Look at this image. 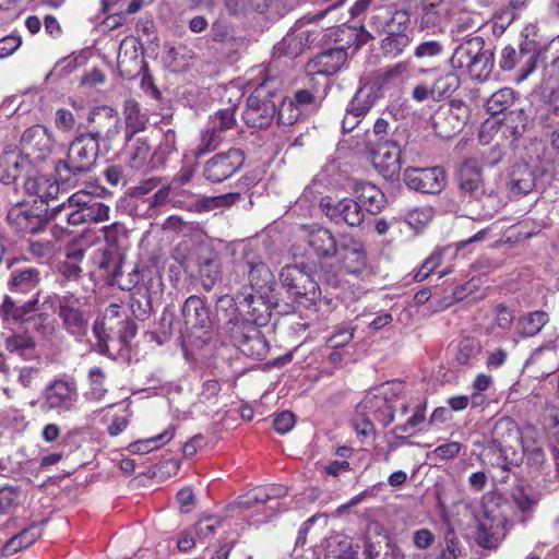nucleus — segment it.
Returning a JSON list of instances; mask_svg holds the SVG:
<instances>
[{
  "mask_svg": "<svg viewBox=\"0 0 559 559\" xmlns=\"http://www.w3.org/2000/svg\"><path fill=\"white\" fill-rule=\"evenodd\" d=\"M460 195L471 217L486 221L493 217L500 207L498 185L484 170L481 163L474 157L465 158L456 173Z\"/></svg>",
  "mask_w": 559,
  "mask_h": 559,
  "instance_id": "obj_1",
  "label": "nucleus"
},
{
  "mask_svg": "<svg viewBox=\"0 0 559 559\" xmlns=\"http://www.w3.org/2000/svg\"><path fill=\"white\" fill-rule=\"evenodd\" d=\"M217 320L224 334L243 355L255 359H264L269 353V344L259 326L240 318L235 299L228 295L221 296L216 304Z\"/></svg>",
  "mask_w": 559,
  "mask_h": 559,
  "instance_id": "obj_2",
  "label": "nucleus"
},
{
  "mask_svg": "<svg viewBox=\"0 0 559 559\" xmlns=\"http://www.w3.org/2000/svg\"><path fill=\"white\" fill-rule=\"evenodd\" d=\"M521 430L509 417L498 418L491 428V438L486 447V455L492 466L509 473L522 463Z\"/></svg>",
  "mask_w": 559,
  "mask_h": 559,
  "instance_id": "obj_3",
  "label": "nucleus"
},
{
  "mask_svg": "<svg viewBox=\"0 0 559 559\" xmlns=\"http://www.w3.org/2000/svg\"><path fill=\"white\" fill-rule=\"evenodd\" d=\"M100 146L92 134L82 133L71 142L67 159L59 160L56 171L61 183H71L95 166Z\"/></svg>",
  "mask_w": 559,
  "mask_h": 559,
  "instance_id": "obj_4",
  "label": "nucleus"
},
{
  "mask_svg": "<svg viewBox=\"0 0 559 559\" xmlns=\"http://www.w3.org/2000/svg\"><path fill=\"white\" fill-rule=\"evenodd\" d=\"M483 37H472L453 52L451 62L457 68H467L472 79L487 81L495 67L492 49H485Z\"/></svg>",
  "mask_w": 559,
  "mask_h": 559,
  "instance_id": "obj_5",
  "label": "nucleus"
},
{
  "mask_svg": "<svg viewBox=\"0 0 559 559\" xmlns=\"http://www.w3.org/2000/svg\"><path fill=\"white\" fill-rule=\"evenodd\" d=\"M43 306L57 312L62 322L63 329L76 338L86 335L88 329V317L82 309L83 304L72 293L64 295H49L45 298Z\"/></svg>",
  "mask_w": 559,
  "mask_h": 559,
  "instance_id": "obj_6",
  "label": "nucleus"
},
{
  "mask_svg": "<svg viewBox=\"0 0 559 559\" xmlns=\"http://www.w3.org/2000/svg\"><path fill=\"white\" fill-rule=\"evenodd\" d=\"M67 209L70 210L66 215L67 221L71 225L102 223L109 219V206L83 190L68 197L67 201L53 210L61 212Z\"/></svg>",
  "mask_w": 559,
  "mask_h": 559,
  "instance_id": "obj_7",
  "label": "nucleus"
},
{
  "mask_svg": "<svg viewBox=\"0 0 559 559\" xmlns=\"http://www.w3.org/2000/svg\"><path fill=\"white\" fill-rule=\"evenodd\" d=\"M282 287L295 299H306L314 305L320 299L321 289L312 273L307 269V263L302 266L287 264L280 272Z\"/></svg>",
  "mask_w": 559,
  "mask_h": 559,
  "instance_id": "obj_8",
  "label": "nucleus"
},
{
  "mask_svg": "<svg viewBox=\"0 0 559 559\" xmlns=\"http://www.w3.org/2000/svg\"><path fill=\"white\" fill-rule=\"evenodd\" d=\"M79 397L74 380L55 379L41 392V409L63 416L76 409Z\"/></svg>",
  "mask_w": 559,
  "mask_h": 559,
  "instance_id": "obj_9",
  "label": "nucleus"
},
{
  "mask_svg": "<svg viewBox=\"0 0 559 559\" xmlns=\"http://www.w3.org/2000/svg\"><path fill=\"white\" fill-rule=\"evenodd\" d=\"M275 93L266 90L265 84H260L247 98L242 119L248 127L265 129L271 126L277 115V106L274 102Z\"/></svg>",
  "mask_w": 559,
  "mask_h": 559,
  "instance_id": "obj_10",
  "label": "nucleus"
},
{
  "mask_svg": "<svg viewBox=\"0 0 559 559\" xmlns=\"http://www.w3.org/2000/svg\"><path fill=\"white\" fill-rule=\"evenodd\" d=\"M235 270L247 273L252 294H273L276 285L274 275L261 255L252 249L243 250L240 260L235 262Z\"/></svg>",
  "mask_w": 559,
  "mask_h": 559,
  "instance_id": "obj_11",
  "label": "nucleus"
},
{
  "mask_svg": "<svg viewBox=\"0 0 559 559\" xmlns=\"http://www.w3.org/2000/svg\"><path fill=\"white\" fill-rule=\"evenodd\" d=\"M347 60V51L344 46L324 50L310 59L305 72L310 82L321 83L323 87L329 84V78L336 74Z\"/></svg>",
  "mask_w": 559,
  "mask_h": 559,
  "instance_id": "obj_12",
  "label": "nucleus"
},
{
  "mask_svg": "<svg viewBox=\"0 0 559 559\" xmlns=\"http://www.w3.org/2000/svg\"><path fill=\"white\" fill-rule=\"evenodd\" d=\"M543 53L542 48L534 38L525 37L519 50L511 46L502 50L500 68L503 71H510L516 64H522V73L519 81H523L535 70L536 63Z\"/></svg>",
  "mask_w": 559,
  "mask_h": 559,
  "instance_id": "obj_13",
  "label": "nucleus"
},
{
  "mask_svg": "<svg viewBox=\"0 0 559 559\" xmlns=\"http://www.w3.org/2000/svg\"><path fill=\"white\" fill-rule=\"evenodd\" d=\"M245 152L229 148L212 156L203 165V177L212 183H219L234 176L243 165Z\"/></svg>",
  "mask_w": 559,
  "mask_h": 559,
  "instance_id": "obj_14",
  "label": "nucleus"
},
{
  "mask_svg": "<svg viewBox=\"0 0 559 559\" xmlns=\"http://www.w3.org/2000/svg\"><path fill=\"white\" fill-rule=\"evenodd\" d=\"M185 331L189 334H209L213 329V318L206 299L189 296L181 307Z\"/></svg>",
  "mask_w": 559,
  "mask_h": 559,
  "instance_id": "obj_15",
  "label": "nucleus"
},
{
  "mask_svg": "<svg viewBox=\"0 0 559 559\" xmlns=\"http://www.w3.org/2000/svg\"><path fill=\"white\" fill-rule=\"evenodd\" d=\"M403 180L405 185L421 193L436 194L445 187L447 176L441 167L415 168L408 167L404 170Z\"/></svg>",
  "mask_w": 559,
  "mask_h": 559,
  "instance_id": "obj_16",
  "label": "nucleus"
},
{
  "mask_svg": "<svg viewBox=\"0 0 559 559\" xmlns=\"http://www.w3.org/2000/svg\"><path fill=\"white\" fill-rule=\"evenodd\" d=\"M90 121L92 129L87 132L97 141L98 145L108 151L111 147V142L120 133V119L114 109L109 107H100L95 109Z\"/></svg>",
  "mask_w": 559,
  "mask_h": 559,
  "instance_id": "obj_17",
  "label": "nucleus"
},
{
  "mask_svg": "<svg viewBox=\"0 0 559 559\" xmlns=\"http://www.w3.org/2000/svg\"><path fill=\"white\" fill-rule=\"evenodd\" d=\"M334 234L323 226H311L306 237V254L308 261L331 260L338 253Z\"/></svg>",
  "mask_w": 559,
  "mask_h": 559,
  "instance_id": "obj_18",
  "label": "nucleus"
},
{
  "mask_svg": "<svg viewBox=\"0 0 559 559\" xmlns=\"http://www.w3.org/2000/svg\"><path fill=\"white\" fill-rule=\"evenodd\" d=\"M7 222L16 230L26 234H37L47 224L41 210L22 201L13 203L8 210Z\"/></svg>",
  "mask_w": 559,
  "mask_h": 559,
  "instance_id": "obj_19",
  "label": "nucleus"
},
{
  "mask_svg": "<svg viewBox=\"0 0 559 559\" xmlns=\"http://www.w3.org/2000/svg\"><path fill=\"white\" fill-rule=\"evenodd\" d=\"M321 207L325 215L336 224L359 227L365 219V212L357 200L344 198L335 203L329 197L321 199Z\"/></svg>",
  "mask_w": 559,
  "mask_h": 559,
  "instance_id": "obj_20",
  "label": "nucleus"
},
{
  "mask_svg": "<svg viewBox=\"0 0 559 559\" xmlns=\"http://www.w3.org/2000/svg\"><path fill=\"white\" fill-rule=\"evenodd\" d=\"M21 152L28 158L45 160L52 152L53 141L48 130L39 124L27 128L20 140Z\"/></svg>",
  "mask_w": 559,
  "mask_h": 559,
  "instance_id": "obj_21",
  "label": "nucleus"
},
{
  "mask_svg": "<svg viewBox=\"0 0 559 559\" xmlns=\"http://www.w3.org/2000/svg\"><path fill=\"white\" fill-rule=\"evenodd\" d=\"M243 301L240 302L247 318H240L255 326H264L270 322L272 309L277 305L273 294H245Z\"/></svg>",
  "mask_w": 559,
  "mask_h": 559,
  "instance_id": "obj_22",
  "label": "nucleus"
},
{
  "mask_svg": "<svg viewBox=\"0 0 559 559\" xmlns=\"http://www.w3.org/2000/svg\"><path fill=\"white\" fill-rule=\"evenodd\" d=\"M198 277L204 290L210 292L222 280L219 253L211 247H201L197 253Z\"/></svg>",
  "mask_w": 559,
  "mask_h": 559,
  "instance_id": "obj_23",
  "label": "nucleus"
},
{
  "mask_svg": "<svg viewBox=\"0 0 559 559\" xmlns=\"http://www.w3.org/2000/svg\"><path fill=\"white\" fill-rule=\"evenodd\" d=\"M374 168L389 180H394L401 171V150L393 141H384L372 151Z\"/></svg>",
  "mask_w": 559,
  "mask_h": 559,
  "instance_id": "obj_24",
  "label": "nucleus"
},
{
  "mask_svg": "<svg viewBox=\"0 0 559 559\" xmlns=\"http://www.w3.org/2000/svg\"><path fill=\"white\" fill-rule=\"evenodd\" d=\"M344 270L354 275L364 272L367 265V253L364 243L352 237L344 236L338 246L337 255Z\"/></svg>",
  "mask_w": 559,
  "mask_h": 559,
  "instance_id": "obj_25",
  "label": "nucleus"
},
{
  "mask_svg": "<svg viewBox=\"0 0 559 559\" xmlns=\"http://www.w3.org/2000/svg\"><path fill=\"white\" fill-rule=\"evenodd\" d=\"M539 171L526 163L512 166L508 175V188L513 197H524L539 188Z\"/></svg>",
  "mask_w": 559,
  "mask_h": 559,
  "instance_id": "obj_26",
  "label": "nucleus"
},
{
  "mask_svg": "<svg viewBox=\"0 0 559 559\" xmlns=\"http://www.w3.org/2000/svg\"><path fill=\"white\" fill-rule=\"evenodd\" d=\"M28 165V158L16 147L8 146L0 154V182L12 185Z\"/></svg>",
  "mask_w": 559,
  "mask_h": 559,
  "instance_id": "obj_27",
  "label": "nucleus"
},
{
  "mask_svg": "<svg viewBox=\"0 0 559 559\" xmlns=\"http://www.w3.org/2000/svg\"><path fill=\"white\" fill-rule=\"evenodd\" d=\"M431 122L436 134L441 139H452L465 126L464 119L451 107H440L431 116Z\"/></svg>",
  "mask_w": 559,
  "mask_h": 559,
  "instance_id": "obj_28",
  "label": "nucleus"
},
{
  "mask_svg": "<svg viewBox=\"0 0 559 559\" xmlns=\"http://www.w3.org/2000/svg\"><path fill=\"white\" fill-rule=\"evenodd\" d=\"M155 152H151V145L143 139H136L128 148L127 165L134 170L144 174L160 167L155 160Z\"/></svg>",
  "mask_w": 559,
  "mask_h": 559,
  "instance_id": "obj_29",
  "label": "nucleus"
},
{
  "mask_svg": "<svg viewBox=\"0 0 559 559\" xmlns=\"http://www.w3.org/2000/svg\"><path fill=\"white\" fill-rule=\"evenodd\" d=\"M58 180H51L45 175L35 174L26 177L24 190L28 195L37 197L41 202L48 203L58 198L60 186Z\"/></svg>",
  "mask_w": 559,
  "mask_h": 559,
  "instance_id": "obj_30",
  "label": "nucleus"
},
{
  "mask_svg": "<svg viewBox=\"0 0 559 559\" xmlns=\"http://www.w3.org/2000/svg\"><path fill=\"white\" fill-rule=\"evenodd\" d=\"M122 257L115 251L104 250L94 258L99 275L103 276L108 284L119 283L122 277Z\"/></svg>",
  "mask_w": 559,
  "mask_h": 559,
  "instance_id": "obj_31",
  "label": "nucleus"
},
{
  "mask_svg": "<svg viewBox=\"0 0 559 559\" xmlns=\"http://www.w3.org/2000/svg\"><path fill=\"white\" fill-rule=\"evenodd\" d=\"M354 190L357 201L370 214H378L386 203L384 193L370 182H358Z\"/></svg>",
  "mask_w": 559,
  "mask_h": 559,
  "instance_id": "obj_32",
  "label": "nucleus"
},
{
  "mask_svg": "<svg viewBox=\"0 0 559 559\" xmlns=\"http://www.w3.org/2000/svg\"><path fill=\"white\" fill-rule=\"evenodd\" d=\"M124 139L130 142L133 136L146 129L148 118L141 112L140 105L134 99H127L123 104Z\"/></svg>",
  "mask_w": 559,
  "mask_h": 559,
  "instance_id": "obj_33",
  "label": "nucleus"
},
{
  "mask_svg": "<svg viewBox=\"0 0 559 559\" xmlns=\"http://www.w3.org/2000/svg\"><path fill=\"white\" fill-rule=\"evenodd\" d=\"M307 269L325 286L337 288L341 285L340 267L331 260L308 261Z\"/></svg>",
  "mask_w": 559,
  "mask_h": 559,
  "instance_id": "obj_34",
  "label": "nucleus"
},
{
  "mask_svg": "<svg viewBox=\"0 0 559 559\" xmlns=\"http://www.w3.org/2000/svg\"><path fill=\"white\" fill-rule=\"evenodd\" d=\"M39 284V272L36 269L14 270L8 282L11 294H27Z\"/></svg>",
  "mask_w": 559,
  "mask_h": 559,
  "instance_id": "obj_35",
  "label": "nucleus"
},
{
  "mask_svg": "<svg viewBox=\"0 0 559 559\" xmlns=\"http://www.w3.org/2000/svg\"><path fill=\"white\" fill-rule=\"evenodd\" d=\"M130 309L132 316L140 320H146L153 312V296L145 285L138 286L130 297Z\"/></svg>",
  "mask_w": 559,
  "mask_h": 559,
  "instance_id": "obj_36",
  "label": "nucleus"
},
{
  "mask_svg": "<svg viewBox=\"0 0 559 559\" xmlns=\"http://www.w3.org/2000/svg\"><path fill=\"white\" fill-rule=\"evenodd\" d=\"M549 320V314L546 311H531L519 319V334L523 337H533L543 330Z\"/></svg>",
  "mask_w": 559,
  "mask_h": 559,
  "instance_id": "obj_37",
  "label": "nucleus"
},
{
  "mask_svg": "<svg viewBox=\"0 0 559 559\" xmlns=\"http://www.w3.org/2000/svg\"><path fill=\"white\" fill-rule=\"evenodd\" d=\"M320 86H322L321 83L311 82V87L298 90L289 100L295 102L299 109H318L325 94V87L321 91Z\"/></svg>",
  "mask_w": 559,
  "mask_h": 559,
  "instance_id": "obj_38",
  "label": "nucleus"
},
{
  "mask_svg": "<svg viewBox=\"0 0 559 559\" xmlns=\"http://www.w3.org/2000/svg\"><path fill=\"white\" fill-rule=\"evenodd\" d=\"M240 102V95L236 93V103L226 108L219 109L215 115L211 116L209 127L221 135L236 126L235 112Z\"/></svg>",
  "mask_w": 559,
  "mask_h": 559,
  "instance_id": "obj_39",
  "label": "nucleus"
},
{
  "mask_svg": "<svg viewBox=\"0 0 559 559\" xmlns=\"http://www.w3.org/2000/svg\"><path fill=\"white\" fill-rule=\"evenodd\" d=\"M511 499L516 509L521 512L523 518L521 521H526L530 518L539 501V495L526 490L523 486H516L511 491Z\"/></svg>",
  "mask_w": 559,
  "mask_h": 559,
  "instance_id": "obj_40",
  "label": "nucleus"
},
{
  "mask_svg": "<svg viewBox=\"0 0 559 559\" xmlns=\"http://www.w3.org/2000/svg\"><path fill=\"white\" fill-rule=\"evenodd\" d=\"M499 522L489 519L487 515L483 521H479L476 531V540L483 548H496L500 542Z\"/></svg>",
  "mask_w": 559,
  "mask_h": 559,
  "instance_id": "obj_41",
  "label": "nucleus"
},
{
  "mask_svg": "<svg viewBox=\"0 0 559 559\" xmlns=\"http://www.w3.org/2000/svg\"><path fill=\"white\" fill-rule=\"evenodd\" d=\"M174 436L175 427L171 426L155 437L132 442L129 445V451L133 454L150 453L151 451L158 449L160 445L169 442L174 438Z\"/></svg>",
  "mask_w": 559,
  "mask_h": 559,
  "instance_id": "obj_42",
  "label": "nucleus"
},
{
  "mask_svg": "<svg viewBox=\"0 0 559 559\" xmlns=\"http://www.w3.org/2000/svg\"><path fill=\"white\" fill-rule=\"evenodd\" d=\"M544 361L547 362L546 370L542 371L544 374H550L558 366L557 350L552 343L545 344L534 349L525 365H539Z\"/></svg>",
  "mask_w": 559,
  "mask_h": 559,
  "instance_id": "obj_43",
  "label": "nucleus"
},
{
  "mask_svg": "<svg viewBox=\"0 0 559 559\" xmlns=\"http://www.w3.org/2000/svg\"><path fill=\"white\" fill-rule=\"evenodd\" d=\"M461 79L453 72L449 71L439 75L432 83V92H435V102L452 96V94L460 87Z\"/></svg>",
  "mask_w": 559,
  "mask_h": 559,
  "instance_id": "obj_44",
  "label": "nucleus"
},
{
  "mask_svg": "<svg viewBox=\"0 0 559 559\" xmlns=\"http://www.w3.org/2000/svg\"><path fill=\"white\" fill-rule=\"evenodd\" d=\"M514 100L515 92L510 87H503L487 99L486 109L491 116H496L509 108Z\"/></svg>",
  "mask_w": 559,
  "mask_h": 559,
  "instance_id": "obj_45",
  "label": "nucleus"
},
{
  "mask_svg": "<svg viewBox=\"0 0 559 559\" xmlns=\"http://www.w3.org/2000/svg\"><path fill=\"white\" fill-rule=\"evenodd\" d=\"M377 96L372 91L359 88L347 106V111L356 117H365L373 107Z\"/></svg>",
  "mask_w": 559,
  "mask_h": 559,
  "instance_id": "obj_46",
  "label": "nucleus"
},
{
  "mask_svg": "<svg viewBox=\"0 0 559 559\" xmlns=\"http://www.w3.org/2000/svg\"><path fill=\"white\" fill-rule=\"evenodd\" d=\"M308 43V37H282V39L274 45V55L277 57L296 58L305 49Z\"/></svg>",
  "mask_w": 559,
  "mask_h": 559,
  "instance_id": "obj_47",
  "label": "nucleus"
},
{
  "mask_svg": "<svg viewBox=\"0 0 559 559\" xmlns=\"http://www.w3.org/2000/svg\"><path fill=\"white\" fill-rule=\"evenodd\" d=\"M534 121L542 128L543 134L559 128V109L555 110L540 104H536Z\"/></svg>",
  "mask_w": 559,
  "mask_h": 559,
  "instance_id": "obj_48",
  "label": "nucleus"
},
{
  "mask_svg": "<svg viewBox=\"0 0 559 559\" xmlns=\"http://www.w3.org/2000/svg\"><path fill=\"white\" fill-rule=\"evenodd\" d=\"M411 23L407 11L396 10L384 21L382 32L385 35H405Z\"/></svg>",
  "mask_w": 559,
  "mask_h": 559,
  "instance_id": "obj_49",
  "label": "nucleus"
},
{
  "mask_svg": "<svg viewBox=\"0 0 559 559\" xmlns=\"http://www.w3.org/2000/svg\"><path fill=\"white\" fill-rule=\"evenodd\" d=\"M105 372L99 367H93L88 371L90 390L86 397L92 401H100L108 390L105 388Z\"/></svg>",
  "mask_w": 559,
  "mask_h": 559,
  "instance_id": "obj_50",
  "label": "nucleus"
},
{
  "mask_svg": "<svg viewBox=\"0 0 559 559\" xmlns=\"http://www.w3.org/2000/svg\"><path fill=\"white\" fill-rule=\"evenodd\" d=\"M481 346L478 340L472 337L463 338L457 347L456 361L460 365H469L472 359L480 353Z\"/></svg>",
  "mask_w": 559,
  "mask_h": 559,
  "instance_id": "obj_51",
  "label": "nucleus"
},
{
  "mask_svg": "<svg viewBox=\"0 0 559 559\" xmlns=\"http://www.w3.org/2000/svg\"><path fill=\"white\" fill-rule=\"evenodd\" d=\"M176 151V132L173 129H168L164 132L163 140L154 151V160L156 163H159L160 167H164L168 156L175 153Z\"/></svg>",
  "mask_w": 559,
  "mask_h": 559,
  "instance_id": "obj_52",
  "label": "nucleus"
},
{
  "mask_svg": "<svg viewBox=\"0 0 559 559\" xmlns=\"http://www.w3.org/2000/svg\"><path fill=\"white\" fill-rule=\"evenodd\" d=\"M328 556L332 559H355V551L346 537L340 540L333 538L328 545Z\"/></svg>",
  "mask_w": 559,
  "mask_h": 559,
  "instance_id": "obj_53",
  "label": "nucleus"
},
{
  "mask_svg": "<svg viewBox=\"0 0 559 559\" xmlns=\"http://www.w3.org/2000/svg\"><path fill=\"white\" fill-rule=\"evenodd\" d=\"M224 141V135L213 131L209 126L202 132L201 141L195 150V155L199 157L206 153L215 151Z\"/></svg>",
  "mask_w": 559,
  "mask_h": 559,
  "instance_id": "obj_54",
  "label": "nucleus"
},
{
  "mask_svg": "<svg viewBox=\"0 0 559 559\" xmlns=\"http://www.w3.org/2000/svg\"><path fill=\"white\" fill-rule=\"evenodd\" d=\"M115 329L108 328L104 320H96L93 325V333L97 340L98 352L103 355L108 354V342L114 338Z\"/></svg>",
  "mask_w": 559,
  "mask_h": 559,
  "instance_id": "obj_55",
  "label": "nucleus"
},
{
  "mask_svg": "<svg viewBox=\"0 0 559 559\" xmlns=\"http://www.w3.org/2000/svg\"><path fill=\"white\" fill-rule=\"evenodd\" d=\"M138 326L133 320L127 316L116 322L114 335L118 338L121 345L128 346L131 340L136 335Z\"/></svg>",
  "mask_w": 559,
  "mask_h": 559,
  "instance_id": "obj_56",
  "label": "nucleus"
},
{
  "mask_svg": "<svg viewBox=\"0 0 559 559\" xmlns=\"http://www.w3.org/2000/svg\"><path fill=\"white\" fill-rule=\"evenodd\" d=\"M385 396L377 395L369 392L365 399L357 405L356 413L358 415H374L378 409L385 406L388 403Z\"/></svg>",
  "mask_w": 559,
  "mask_h": 559,
  "instance_id": "obj_57",
  "label": "nucleus"
},
{
  "mask_svg": "<svg viewBox=\"0 0 559 559\" xmlns=\"http://www.w3.org/2000/svg\"><path fill=\"white\" fill-rule=\"evenodd\" d=\"M472 290L471 282L456 286L455 288H451L450 295H444L442 298H439V305H437L438 310H444L456 301L463 300L472 293Z\"/></svg>",
  "mask_w": 559,
  "mask_h": 559,
  "instance_id": "obj_58",
  "label": "nucleus"
},
{
  "mask_svg": "<svg viewBox=\"0 0 559 559\" xmlns=\"http://www.w3.org/2000/svg\"><path fill=\"white\" fill-rule=\"evenodd\" d=\"M301 115L295 102L284 100L282 106L277 108V122L284 126H292L296 123Z\"/></svg>",
  "mask_w": 559,
  "mask_h": 559,
  "instance_id": "obj_59",
  "label": "nucleus"
},
{
  "mask_svg": "<svg viewBox=\"0 0 559 559\" xmlns=\"http://www.w3.org/2000/svg\"><path fill=\"white\" fill-rule=\"evenodd\" d=\"M78 67L76 58L73 56H68L62 59H60L52 70L47 74L46 81L50 79H61L70 73H72Z\"/></svg>",
  "mask_w": 559,
  "mask_h": 559,
  "instance_id": "obj_60",
  "label": "nucleus"
},
{
  "mask_svg": "<svg viewBox=\"0 0 559 559\" xmlns=\"http://www.w3.org/2000/svg\"><path fill=\"white\" fill-rule=\"evenodd\" d=\"M20 489L12 486L0 488V514L11 512L17 506Z\"/></svg>",
  "mask_w": 559,
  "mask_h": 559,
  "instance_id": "obj_61",
  "label": "nucleus"
},
{
  "mask_svg": "<svg viewBox=\"0 0 559 559\" xmlns=\"http://www.w3.org/2000/svg\"><path fill=\"white\" fill-rule=\"evenodd\" d=\"M103 231L106 243L114 248H118L121 241L127 238V228L121 223L105 226Z\"/></svg>",
  "mask_w": 559,
  "mask_h": 559,
  "instance_id": "obj_62",
  "label": "nucleus"
},
{
  "mask_svg": "<svg viewBox=\"0 0 559 559\" xmlns=\"http://www.w3.org/2000/svg\"><path fill=\"white\" fill-rule=\"evenodd\" d=\"M270 499H272V495L266 491V488H255L246 496L239 497L238 506L250 509L257 504L265 503Z\"/></svg>",
  "mask_w": 559,
  "mask_h": 559,
  "instance_id": "obj_63",
  "label": "nucleus"
},
{
  "mask_svg": "<svg viewBox=\"0 0 559 559\" xmlns=\"http://www.w3.org/2000/svg\"><path fill=\"white\" fill-rule=\"evenodd\" d=\"M408 45V37H384L381 41V50L384 56L395 58Z\"/></svg>",
  "mask_w": 559,
  "mask_h": 559,
  "instance_id": "obj_64",
  "label": "nucleus"
}]
</instances>
